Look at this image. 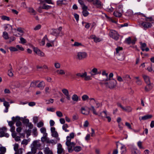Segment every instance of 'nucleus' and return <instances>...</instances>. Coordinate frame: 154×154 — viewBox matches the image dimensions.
<instances>
[{"instance_id": "f257e3e1", "label": "nucleus", "mask_w": 154, "mask_h": 154, "mask_svg": "<svg viewBox=\"0 0 154 154\" xmlns=\"http://www.w3.org/2000/svg\"><path fill=\"white\" fill-rule=\"evenodd\" d=\"M145 18L144 19V21H141L140 23V25L146 30L152 26L151 23L149 22H151V23H154V17H147L145 16Z\"/></svg>"}, {"instance_id": "f03ea898", "label": "nucleus", "mask_w": 154, "mask_h": 154, "mask_svg": "<svg viewBox=\"0 0 154 154\" xmlns=\"http://www.w3.org/2000/svg\"><path fill=\"white\" fill-rule=\"evenodd\" d=\"M109 35L115 40L117 41L119 39V35L115 30H111L109 33Z\"/></svg>"}, {"instance_id": "7ed1b4c3", "label": "nucleus", "mask_w": 154, "mask_h": 154, "mask_svg": "<svg viewBox=\"0 0 154 154\" xmlns=\"http://www.w3.org/2000/svg\"><path fill=\"white\" fill-rule=\"evenodd\" d=\"M87 56V53L85 52H79L77 53V58L79 60H83Z\"/></svg>"}, {"instance_id": "20e7f679", "label": "nucleus", "mask_w": 154, "mask_h": 154, "mask_svg": "<svg viewBox=\"0 0 154 154\" xmlns=\"http://www.w3.org/2000/svg\"><path fill=\"white\" fill-rule=\"evenodd\" d=\"M109 82L108 83H106L105 84L109 88H113L116 86L117 82L116 80L114 79H112L109 80Z\"/></svg>"}, {"instance_id": "39448f33", "label": "nucleus", "mask_w": 154, "mask_h": 154, "mask_svg": "<svg viewBox=\"0 0 154 154\" xmlns=\"http://www.w3.org/2000/svg\"><path fill=\"white\" fill-rule=\"evenodd\" d=\"M91 76H93L96 75L98 74H101V71L100 70L98 71L97 68H94L91 71L89 72Z\"/></svg>"}, {"instance_id": "423d86ee", "label": "nucleus", "mask_w": 154, "mask_h": 154, "mask_svg": "<svg viewBox=\"0 0 154 154\" xmlns=\"http://www.w3.org/2000/svg\"><path fill=\"white\" fill-rule=\"evenodd\" d=\"M99 116H100L102 118H106L107 119L108 121L109 122H110L111 120V118L110 117L107 116V111L106 110L100 112Z\"/></svg>"}, {"instance_id": "0eeeda50", "label": "nucleus", "mask_w": 154, "mask_h": 154, "mask_svg": "<svg viewBox=\"0 0 154 154\" xmlns=\"http://www.w3.org/2000/svg\"><path fill=\"white\" fill-rule=\"evenodd\" d=\"M62 91L66 96L67 99L68 100H70V96L69 94L68 90L64 88L62 90Z\"/></svg>"}, {"instance_id": "6e6552de", "label": "nucleus", "mask_w": 154, "mask_h": 154, "mask_svg": "<svg viewBox=\"0 0 154 154\" xmlns=\"http://www.w3.org/2000/svg\"><path fill=\"white\" fill-rule=\"evenodd\" d=\"M34 51L38 55L41 57H44L45 54L43 52L41 51L38 48H35L33 49Z\"/></svg>"}, {"instance_id": "1a4fd4ad", "label": "nucleus", "mask_w": 154, "mask_h": 154, "mask_svg": "<svg viewBox=\"0 0 154 154\" xmlns=\"http://www.w3.org/2000/svg\"><path fill=\"white\" fill-rule=\"evenodd\" d=\"M83 10L82 11V14L84 17H87L89 14L88 12L87 11L88 7L85 5H83L82 7Z\"/></svg>"}, {"instance_id": "9d476101", "label": "nucleus", "mask_w": 154, "mask_h": 154, "mask_svg": "<svg viewBox=\"0 0 154 154\" xmlns=\"http://www.w3.org/2000/svg\"><path fill=\"white\" fill-rule=\"evenodd\" d=\"M82 113L85 115H87L90 113L89 111L87 110V107H82L81 108Z\"/></svg>"}, {"instance_id": "9b49d317", "label": "nucleus", "mask_w": 154, "mask_h": 154, "mask_svg": "<svg viewBox=\"0 0 154 154\" xmlns=\"http://www.w3.org/2000/svg\"><path fill=\"white\" fill-rule=\"evenodd\" d=\"M152 87L153 85L152 83L147 84L145 87V90L146 92H148L152 89Z\"/></svg>"}, {"instance_id": "f8f14e48", "label": "nucleus", "mask_w": 154, "mask_h": 154, "mask_svg": "<svg viewBox=\"0 0 154 154\" xmlns=\"http://www.w3.org/2000/svg\"><path fill=\"white\" fill-rule=\"evenodd\" d=\"M93 5L97 8H100L101 6V2L99 0H94L93 1Z\"/></svg>"}, {"instance_id": "ddd939ff", "label": "nucleus", "mask_w": 154, "mask_h": 154, "mask_svg": "<svg viewBox=\"0 0 154 154\" xmlns=\"http://www.w3.org/2000/svg\"><path fill=\"white\" fill-rule=\"evenodd\" d=\"M141 44V48L142 51H148L149 50V49L148 48L146 47L145 49L144 48L146 47V44L145 43H140Z\"/></svg>"}, {"instance_id": "4468645a", "label": "nucleus", "mask_w": 154, "mask_h": 154, "mask_svg": "<svg viewBox=\"0 0 154 154\" xmlns=\"http://www.w3.org/2000/svg\"><path fill=\"white\" fill-rule=\"evenodd\" d=\"M39 141L38 140H35L33 142L32 144L36 148H38L40 147L41 146V145L39 142Z\"/></svg>"}, {"instance_id": "2eb2a0df", "label": "nucleus", "mask_w": 154, "mask_h": 154, "mask_svg": "<svg viewBox=\"0 0 154 154\" xmlns=\"http://www.w3.org/2000/svg\"><path fill=\"white\" fill-rule=\"evenodd\" d=\"M57 149V152L58 154H61L64 151V150L62 148V146L60 144H58Z\"/></svg>"}, {"instance_id": "dca6fc26", "label": "nucleus", "mask_w": 154, "mask_h": 154, "mask_svg": "<svg viewBox=\"0 0 154 154\" xmlns=\"http://www.w3.org/2000/svg\"><path fill=\"white\" fill-rule=\"evenodd\" d=\"M143 77L144 80V81L146 84L151 83L150 81L149 77L146 75H143Z\"/></svg>"}, {"instance_id": "f3484780", "label": "nucleus", "mask_w": 154, "mask_h": 154, "mask_svg": "<svg viewBox=\"0 0 154 154\" xmlns=\"http://www.w3.org/2000/svg\"><path fill=\"white\" fill-rule=\"evenodd\" d=\"M123 79L124 82H128L130 81L131 78L129 75H125L123 76Z\"/></svg>"}, {"instance_id": "a211bd4d", "label": "nucleus", "mask_w": 154, "mask_h": 154, "mask_svg": "<svg viewBox=\"0 0 154 154\" xmlns=\"http://www.w3.org/2000/svg\"><path fill=\"white\" fill-rule=\"evenodd\" d=\"M116 56L117 59L119 60H122L125 58L123 54H116Z\"/></svg>"}, {"instance_id": "6ab92c4d", "label": "nucleus", "mask_w": 154, "mask_h": 154, "mask_svg": "<svg viewBox=\"0 0 154 154\" xmlns=\"http://www.w3.org/2000/svg\"><path fill=\"white\" fill-rule=\"evenodd\" d=\"M9 136V134L6 133H5V131H0V137H8Z\"/></svg>"}, {"instance_id": "aec40b11", "label": "nucleus", "mask_w": 154, "mask_h": 154, "mask_svg": "<svg viewBox=\"0 0 154 154\" xmlns=\"http://www.w3.org/2000/svg\"><path fill=\"white\" fill-rule=\"evenodd\" d=\"M44 152L45 154H53L52 151L48 147H46L44 149Z\"/></svg>"}, {"instance_id": "412c9836", "label": "nucleus", "mask_w": 154, "mask_h": 154, "mask_svg": "<svg viewBox=\"0 0 154 154\" xmlns=\"http://www.w3.org/2000/svg\"><path fill=\"white\" fill-rule=\"evenodd\" d=\"M45 86V83L44 82L42 81L38 85V87L40 88V89L42 90L44 88Z\"/></svg>"}, {"instance_id": "4be33fe9", "label": "nucleus", "mask_w": 154, "mask_h": 154, "mask_svg": "<svg viewBox=\"0 0 154 154\" xmlns=\"http://www.w3.org/2000/svg\"><path fill=\"white\" fill-rule=\"evenodd\" d=\"M152 116L151 115H146L143 116H142L140 118V117L139 118V119L140 120H145L147 119H149L151 118L152 117Z\"/></svg>"}, {"instance_id": "5701e85b", "label": "nucleus", "mask_w": 154, "mask_h": 154, "mask_svg": "<svg viewBox=\"0 0 154 154\" xmlns=\"http://www.w3.org/2000/svg\"><path fill=\"white\" fill-rule=\"evenodd\" d=\"M88 109L89 110L92 111L94 114L96 115H98V114L96 111V109L94 106H91V107L89 108Z\"/></svg>"}, {"instance_id": "b1692460", "label": "nucleus", "mask_w": 154, "mask_h": 154, "mask_svg": "<svg viewBox=\"0 0 154 154\" xmlns=\"http://www.w3.org/2000/svg\"><path fill=\"white\" fill-rule=\"evenodd\" d=\"M134 78L136 79V82L137 85H140L142 84V82L141 80L139 79V77H134Z\"/></svg>"}, {"instance_id": "393cba45", "label": "nucleus", "mask_w": 154, "mask_h": 154, "mask_svg": "<svg viewBox=\"0 0 154 154\" xmlns=\"http://www.w3.org/2000/svg\"><path fill=\"white\" fill-rule=\"evenodd\" d=\"M72 99L73 101L77 102L79 100L78 96L76 94H74L72 96Z\"/></svg>"}, {"instance_id": "a878e982", "label": "nucleus", "mask_w": 154, "mask_h": 154, "mask_svg": "<svg viewBox=\"0 0 154 154\" xmlns=\"http://www.w3.org/2000/svg\"><path fill=\"white\" fill-rule=\"evenodd\" d=\"M66 2V1L65 0H58L57 2V5L60 6L62 5L65 4Z\"/></svg>"}, {"instance_id": "bb28decb", "label": "nucleus", "mask_w": 154, "mask_h": 154, "mask_svg": "<svg viewBox=\"0 0 154 154\" xmlns=\"http://www.w3.org/2000/svg\"><path fill=\"white\" fill-rule=\"evenodd\" d=\"M122 110L125 111L127 112H130L131 111L132 109L130 106H126L125 107H123V109Z\"/></svg>"}, {"instance_id": "cd10ccee", "label": "nucleus", "mask_w": 154, "mask_h": 154, "mask_svg": "<svg viewBox=\"0 0 154 154\" xmlns=\"http://www.w3.org/2000/svg\"><path fill=\"white\" fill-rule=\"evenodd\" d=\"M72 46L75 47H80L81 46H84V45L81 43L78 42H75Z\"/></svg>"}, {"instance_id": "c85d7f7f", "label": "nucleus", "mask_w": 154, "mask_h": 154, "mask_svg": "<svg viewBox=\"0 0 154 154\" xmlns=\"http://www.w3.org/2000/svg\"><path fill=\"white\" fill-rule=\"evenodd\" d=\"M2 36L5 40L8 39L9 38L8 34L6 32H3Z\"/></svg>"}, {"instance_id": "c756f323", "label": "nucleus", "mask_w": 154, "mask_h": 154, "mask_svg": "<svg viewBox=\"0 0 154 154\" xmlns=\"http://www.w3.org/2000/svg\"><path fill=\"white\" fill-rule=\"evenodd\" d=\"M46 39L47 40H48V39L47 37V35H45L44 38L42 39V41H41L40 42V45H44L45 43V40Z\"/></svg>"}, {"instance_id": "7c9ffc66", "label": "nucleus", "mask_w": 154, "mask_h": 154, "mask_svg": "<svg viewBox=\"0 0 154 154\" xmlns=\"http://www.w3.org/2000/svg\"><path fill=\"white\" fill-rule=\"evenodd\" d=\"M70 143H68V145H66L67 146V148L68 150V152H72L73 150V149H72V148L73 147L74 148V146H72V145H71Z\"/></svg>"}, {"instance_id": "2f4dec72", "label": "nucleus", "mask_w": 154, "mask_h": 154, "mask_svg": "<svg viewBox=\"0 0 154 154\" xmlns=\"http://www.w3.org/2000/svg\"><path fill=\"white\" fill-rule=\"evenodd\" d=\"M82 149V147L79 146H76L74 147L73 150L76 152H79Z\"/></svg>"}, {"instance_id": "473e14b6", "label": "nucleus", "mask_w": 154, "mask_h": 154, "mask_svg": "<svg viewBox=\"0 0 154 154\" xmlns=\"http://www.w3.org/2000/svg\"><path fill=\"white\" fill-rule=\"evenodd\" d=\"M40 131L43 134V135H47V134L46 133V129L45 127L41 128Z\"/></svg>"}, {"instance_id": "72a5a7b5", "label": "nucleus", "mask_w": 154, "mask_h": 154, "mask_svg": "<svg viewBox=\"0 0 154 154\" xmlns=\"http://www.w3.org/2000/svg\"><path fill=\"white\" fill-rule=\"evenodd\" d=\"M92 38L94 39V41L96 42H100L101 41L100 38L96 37L95 36H93Z\"/></svg>"}, {"instance_id": "f704fd0d", "label": "nucleus", "mask_w": 154, "mask_h": 154, "mask_svg": "<svg viewBox=\"0 0 154 154\" xmlns=\"http://www.w3.org/2000/svg\"><path fill=\"white\" fill-rule=\"evenodd\" d=\"M114 15L117 17H120L122 14L121 13L118 12V11H115L113 13Z\"/></svg>"}, {"instance_id": "c9c22d12", "label": "nucleus", "mask_w": 154, "mask_h": 154, "mask_svg": "<svg viewBox=\"0 0 154 154\" xmlns=\"http://www.w3.org/2000/svg\"><path fill=\"white\" fill-rule=\"evenodd\" d=\"M8 75L10 77H12L13 76V71L11 67V69L8 71Z\"/></svg>"}, {"instance_id": "e433bc0d", "label": "nucleus", "mask_w": 154, "mask_h": 154, "mask_svg": "<svg viewBox=\"0 0 154 154\" xmlns=\"http://www.w3.org/2000/svg\"><path fill=\"white\" fill-rule=\"evenodd\" d=\"M28 11L33 15H35L36 14L35 11L32 8H29L28 9Z\"/></svg>"}, {"instance_id": "4c0bfd02", "label": "nucleus", "mask_w": 154, "mask_h": 154, "mask_svg": "<svg viewBox=\"0 0 154 154\" xmlns=\"http://www.w3.org/2000/svg\"><path fill=\"white\" fill-rule=\"evenodd\" d=\"M85 73L86 74V75H85L84 76L85 80L88 81L91 79V78L90 76L87 75V73L86 72H85Z\"/></svg>"}, {"instance_id": "58836bf2", "label": "nucleus", "mask_w": 154, "mask_h": 154, "mask_svg": "<svg viewBox=\"0 0 154 154\" xmlns=\"http://www.w3.org/2000/svg\"><path fill=\"white\" fill-rule=\"evenodd\" d=\"M16 30L20 33V35H22L24 33L23 29L21 27L17 28Z\"/></svg>"}, {"instance_id": "ea45409f", "label": "nucleus", "mask_w": 154, "mask_h": 154, "mask_svg": "<svg viewBox=\"0 0 154 154\" xmlns=\"http://www.w3.org/2000/svg\"><path fill=\"white\" fill-rule=\"evenodd\" d=\"M56 72L58 74L61 75H64L65 72L64 70L63 69L57 70Z\"/></svg>"}, {"instance_id": "a19ab883", "label": "nucleus", "mask_w": 154, "mask_h": 154, "mask_svg": "<svg viewBox=\"0 0 154 154\" xmlns=\"http://www.w3.org/2000/svg\"><path fill=\"white\" fill-rule=\"evenodd\" d=\"M72 138H70L69 136H67L66 137V145H68V143H70V142Z\"/></svg>"}, {"instance_id": "79ce46f5", "label": "nucleus", "mask_w": 154, "mask_h": 154, "mask_svg": "<svg viewBox=\"0 0 154 154\" xmlns=\"http://www.w3.org/2000/svg\"><path fill=\"white\" fill-rule=\"evenodd\" d=\"M51 7V6L44 4L42 8L43 9L48 10L50 9Z\"/></svg>"}, {"instance_id": "37998d69", "label": "nucleus", "mask_w": 154, "mask_h": 154, "mask_svg": "<svg viewBox=\"0 0 154 154\" xmlns=\"http://www.w3.org/2000/svg\"><path fill=\"white\" fill-rule=\"evenodd\" d=\"M1 18L2 20H6L7 21H9L10 20L9 17L4 15L2 16L1 17Z\"/></svg>"}, {"instance_id": "c03bdc74", "label": "nucleus", "mask_w": 154, "mask_h": 154, "mask_svg": "<svg viewBox=\"0 0 154 154\" xmlns=\"http://www.w3.org/2000/svg\"><path fill=\"white\" fill-rule=\"evenodd\" d=\"M68 126L67 124H65L63 125L62 128L65 132H69V130L67 129V128H68Z\"/></svg>"}, {"instance_id": "a18cd8bd", "label": "nucleus", "mask_w": 154, "mask_h": 154, "mask_svg": "<svg viewBox=\"0 0 154 154\" xmlns=\"http://www.w3.org/2000/svg\"><path fill=\"white\" fill-rule=\"evenodd\" d=\"M117 80L119 82H123L124 79H123V77H122L121 76H119L118 75L116 76Z\"/></svg>"}, {"instance_id": "49530a36", "label": "nucleus", "mask_w": 154, "mask_h": 154, "mask_svg": "<svg viewBox=\"0 0 154 154\" xmlns=\"http://www.w3.org/2000/svg\"><path fill=\"white\" fill-rule=\"evenodd\" d=\"M45 93L46 94H49L51 91V89L49 87H46L45 89Z\"/></svg>"}, {"instance_id": "de8ad7c7", "label": "nucleus", "mask_w": 154, "mask_h": 154, "mask_svg": "<svg viewBox=\"0 0 154 154\" xmlns=\"http://www.w3.org/2000/svg\"><path fill=\"white\" fill-rule=\"evenodd\" d=\"M76 75L77 76L80 77L82 78H84L85 75H86V74L85 72L83 73H78L76 74Z\"/></svg>"}, {"instance_id": "09e8293b", "label": "nucleus", "mask_w": 154, "mask_h": 154, "mask_svg": "<svg viewBox=\"0 0 154 154\" xmlns=\"http://www.w3.org/2000/svg\"><path fill=\"white\" fill-rule=\"evenodd\" d=\"M39 82L38 81H35L32 82L30 84V86L32 87H34L36 86L37 84Z\"/></svg>"}, {"instance_id": "8fccbe9b", "label": "nucleus", "mask_w": 154, "mask_h": 154, "mask_svg": "<svg viewBox=\"0 0 154 154\" xmlns=\"http://www.w3.org/2000/svg\"><path fill=\"white\" fill-rule=\"evenodd\" d=\"M123 49V48L122 47H118L116 49V54H119V51H122Z\"/></svg>"}, {"instance_id": "3c124183", "label": "nucleus", "mask_w": 154, "mask_h": 154, "mask_svg": "<svg viewBox=\"0 0 154 154\" xmlns=\"http://www.w3.org/2000/svg\"><path fill=\"white\" fill-rule=\"evenodd\" d=\"M58 31L59 30L57 29H53L52 32L53 34L54 35L58 36V33L59 32Z\"/></svg>"}, {"instance_id": "603ef678", "label": "nucleus", "mask_w": 154, "mask_h": 154, "mask_svg": "<svg viewBox=\"0 0 154 154\" xmlns=\"http://www.w3.org/2000/svg\"><path fill=\"white\" fill-rule=\"evenodd\" d=\"M122 150V153H125L126 151V148L125 146L123 145L121 147Z\"/></svg>"}, {"instance_id": "864d4df0", "label": "nucleus", "mask_w": 154, "mask_h": 154, "mask_svg": "<svg viewBox=\"0 0 154 154\" xmlns=\"http://www.w3.org/2000/svg\"><path fill=\"white\" fill-rule=\"evenodd\" d=\"M82 99L83 101H85L89 99L88 96L87 95H84L82 96Z\"/></svg>"}, {"instance_id": "5fc2aeb1", "label": "nucleus", "mask_w": 154, "mask_h": 154, "mask_svg": "<svg viewBox=\"0 0 154 154\" xmlns=\"http://www.w3.org/2000/svg\"><path fill=\"white\" fill-rule=\"evenodd\" d=\"M19 145L17 143H15L14 145V149L15 152H17L18 149Z\"/></svg>"}, {"instance_id": "6e6d98bb", "label": "nucleus", "mask_w": 154, "mask_h": 154, "mask_svg": "<svg viewBox=\"0 0 154 154\" xmlns=\"http://www.w3.org/2000/svg\"><path fill=\"white\" fill-rule=\"evenodd\" d=\"M44 123L42 122H39L37 124V126L38 128L43 127H42L44 126Z\"/></svg>"}, {"instance_id": "4d7b16f0", "label": "nucleus", "mask_w": 154, "mask_h": 154, "mask_svg": "<svg viewBox=\"0 0 154 154\" xmlns=\"http://www.w3.org/2000/svg\"><path fill=\"white\" fill-rule=\"evenodd\" d=\"M9 49L11 51H18L17 49V48L14 47H11L9 48Z\"/></svg>"}, {"instance_id": "13d9d810", "label": "nucleus", "mask_w": 154, "mask_h": 154, "mask_svg": "<svg viewBox=\"0 0 154 154\" xmlns=\"http://www.w3.org/2000/svg\"><path fill=\"white\" fill-rule=\"evenodd\" d=\"M54 100L52 99H50L48 100H46V104H49L51 103H53L54 102Z\"/></svg>"}, {"instance_id": "bf43d9fd", "label": "nucleus", "mask_w": 154, "mask_h": 154, "mask_svg": "<svg viewBox=\"0 0 154 154\" xmlns=\"http://www.w3.org/2000/svg\"><path fill=\"white\" fill-rule=\"evenodd\" d=\"M57 115L59 117H61L63 116V115L62 113L60 111H57L56 112Z\"/></svg>"}, {"instance_id": "052dcab7", "label": "nucleus", "mask_w": 154, "mask_h": 154, "mask_svg": "<svg viewBox=\"0 0 154 154\" xmlns=\"http://www.w3.org/2000/svg\"><path fill=\"white\" fill-rule=\"evenodd\" d=\"M105 17L108 20H109L111 21L113 23H116V22L115 20H112L111 17H108L106 14H105Z\"/></svg>"}, {"instance_id": "680f3d73", "label": "nucleus", "mask_w": 154, "mask_h": 154, "mask_svg": "<svg viewBox=\"0 0 154 154\" xmlns=\"http://www.w3.org/2000/svg\"><path fill=\"white\" fill-rule=\"evenodd\" d=\"M37 129L36 128H35L32 130V133L35 136H36L38 134L37 132Z\"/></svg>"}, {"instance_id": "e2e57ef3", "label": "nucleus", "mask_w": 154, "mask_h": 154, "mask_svg": "<svg viewBox=\"0 0 154 154\" xmlns=\"http://www.w3.org/2000/svg\"><path fill=\"white\" fill-rule=\"evenodd\" d=\"M54 66L57 69L60 68V64L58 62H55L54 63Z\"/></svg>"}, {"instance_id": "0e129e2a", "label": "nucleus", "mask_w": 154, "mask_h": 154, "mask_svg": "<svg viewBox=\"0 0 154 154\" xmlns=\"http://www.w3.org/2000/svg\"><path fill=\"white\" fill-rule=\"evenodd\" d=\"M9 43H10L13 41H14L15 39L16 38L14 37V36H11L9 38Z\"/></svg>"}, {"instance_id": "69168bd1", "label": "nucleus", "mask_w": 154, "mask_h": 154, "mask_svg": "<svg viewBox=\"0 0 154 154\" xmlns=\"http://www.w3.org/2000/svg\"><path fill=\"white\" fill-rule=\"evenodd\" d=\"M21 43L22 44H24L26 42V40L23 37H21L20 38Z\"/></svg>"}, {"instance_id": "338daca9", "label": "nucleus", "mask_w": 154, "mask_h": 154, "mask_svg": "<svg viewBox=\"0 0 154 154\" xmlns=\"http://www.w3.org/2000/svg\"><path fill=\"white\" fill-rule=\"evenodd\" d=\"M28 141L27 140L24 139L21 142V144L23 145H26L28 143Z\"/></svg>"}, {"instance_id": "774afa93", "label": "nucleus", "mask_w": 154, "mask_h": 154, "mask_svg": "<svg viewBox=\"0 0 154 154\" xmlns=\"http://www.w3.org/2000/svg\"><path fill=\"white\" fill-rule=\"evenodd\" d=\"M52 135L53 137L56 138L58 136V133L56 131L52 133Z\"/></svg>"}]
</instances>
